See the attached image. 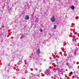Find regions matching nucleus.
<instances>
[{
	"instance_id": "nucleus-12",
	"label": "nucleus",
	"mask_w": 79,
	"mask_h": 79,
	"mask_svg": "<svg viewBox=\"0 0 79 79\" xmlns=\"http://www.w3.org/2000/svg\"><path fill=\"white\" fill-rule=\"evenodd\" d=\"M40 31L41 32H43V30H42V29H40Z\"/></svg>"
},
{
	"instance_id": "nucleus-1",
	"label": "nucleus",
	"mask_w": 79,
	"mask_h": 79,
	"mask_svg": "<svg viewBox=\"0 0 79 79\" xmlns=\"http://www.w3.org/2000/svg\"><path fill=\"white\" fill-rule=\"evenodd\" d=\"M45 73L48 76H50V71L49 69L46 70L45 72Z\"/></svg>"
},
{
	"instance_id": "nucleus-2",
	"label": "nucleus",
	"mask_w": 79,
	"mask_h": 79,
	"mask_svg": "<svg viewBox=\"0 0 79 79\" xmlns=\"http://www.w3.org/2000/svg\"><path fill=\"white\" fill-rule=\"evenodd\" d=\"M51 20L53 23L55 22V16L53 15L52 18L51 19Z\"/></svg>"
},
{
	"instance_id": "nucleus-7",
	"label": "nucleus",
	"mask_w": 79,
	"mask_h": 79,
	"mask_svg": "<svg viewBox=\"0 0 79 79\" xmlns=\"http://www.w3.org/2000/svg\"><path fill=\"white\" fill-rule=\"evenodd\" d=\"M22 63V62H21V61H20L19 62V63L17 64H18V65H19V64H21Z\"/></svg>"
},
{
	"instance_id": "nucleus-10",
	"label": "nucleus",
	"mask_w": 79,
	"mask_h": 79,
	"mask_svg": "<svg viewBox=\"0 0 79 79\" xmlns=\"http://www.w3.org/2000/svg\"><path fill=\"white\" fill-rule=\"evenodd\" d=\"M76 52H77V50H75V51L74 52V53H73L74 55H76Z\"/></svg>"
},
{
	"instance_id": "nucleus-15",
	"label": "nucleus",
	"mask_w": 79,
	"mask_h": 79,
	"mask_svg": "<svg viewBox=\"0 0 79 79\" xmlns=\"http://www.w3.org/2000/svg\"><path fill=\"white\" fill-rule=\"evenodd\" d=\"M73 63H75V61H73Z\"/></svg>"
},
{
	"instance_id": "nucleus-5",
	"label": "nucleus",
	"mask_w": 79,
	"mask_h": 79,
	"mask_svg": "<svg viewBox=\"0 0 79 79\" xmlns=\"http://www.w3.org/2000/svg\"><path fill=\"white\" fill-rule=\"evenodd\" d=\"M29 16H28V15H27L26 16H25L24 19H29Z\"/></svg>"
},
{
	"instance_id": "nucleus-4",
	"label": "nucleus",
	"mask_w": 79,
	"mask_h": 79,
	"mask_svg": "<svg viewBox=\"0 0 79 79\" xmlns=\"http://www.w3.org/2000/svg\"><path fill=\"white\" fill-rule=\"evenodd\" d=\"M27 65L24 66L23 67L24 70H25V71H26V70H27Z\"/></svg>"
},
{
	"instance_id": "nucleus-6",
	"label": "nucleus",
	"mask_w": 79,
	"mask_h": 79,
	"mask_svg": "<svg viewBox=\"0 0 79 79\" xmlns=\"http://www.w3.org/2000/svg\"><path fill=\"white\" fill-rule=\"evenodd\" d=\"M72 58V55L70 54L69 55V56L68 57V58L69 59V58Z\"/></svg>"
},
{
	"instance_id": "nucleus-13",
	"label": "nucleus",
	"mask_w": 79,
	"mask_h": 79,
	"mask_svg": "<svg viewBox=\"0 0 79 79\" xmlns=\"http://www.w3.org/2000/svg\"><path fill=\"white\" fill-rule=\"evenodd\" d=\"M70 74H71V75L73 74V72H70Z\"/></svg>"
},
{
	"instance_id": "nucleus-9",
	"label": "nucleus",
	"mask_w": 79,
	"mask_h": 79,
	"mask_svg": "<svg viewBox=\"0 0 79 79\" xmlns=\"http://www.w3.org/2000/svg\"><path fill=\"white\" fill-rule=\"evenodd\" d=\"M71 8H72V10H74V9L75 8V7H74V6H73L71 7Z\"/></svg>"
},
{
	"instance_id": "nucleus-8",
	"label": "nucleus",
	"mask_w": 79,
	"mask_h": 79,
	"mask_svg": "<svg viewBox=\"0 0 79 79\" xmlns=\"http://www.w3.org/2000/svg\"><path fill=\"white\" fill-rule=\"evenodd\" d=\"M57 27V25H54L53 29H56V27Z\"/></svg>"
},
{
	"instance_id": "nucleus-14",
	"label": "nucleus",
	"mask_w": 79,
	"mask_h": 79,
	"mask_svg": "<svg viewBox=\"0 0 79 79\" xmlns=\"http://www.w3.org/2000/svg\"><path fill=\"white\" fill-rule=\"evenodd\" d=\"M24 73L25 74H26V70L24 71Z\"/></svg>"
},
{
	"instance_id": "nucleus-16",
	"label": "nucleus",
	"mask_w": 79,
	"mask_h": 79,
	"mask_svg": "<svg viewBox=\"0 0 79 79\" xmlns=\"http://www.w3.org/2000/svg\"><path fill=\"white\" fill-rule=\"evenodd\" d=\"M59 1L60 0H59Z\"/></svg>"
},
{
	"instance_id": "nucleus-3",
	"label": "nucleus",
	"mask_w": 79,
	"mask_h": 79,
	"mask_svg": "<svg viewBox=\"0 0 79 79\" xmlns=\"http://www.w3.org/2000/svg\"><path fill=\"white\" fill-rule=\"evenodd\" d=\"M36 53L37 54H39L40 53V49H38L37 50V51H36Z\"/></svg>"
},
{
	"instance_id": "nucleus-11",
	"label": "nucleus",
	"mask_w": 79,
	"mask_h": 79,
	"mask_svg": "<svg viewBox=\"0 0 79 79\" xmlns=\"http://www.w3.org/2000/svg\"><path fill=\"white\" fill-rule=\"evenodd\" d=\"M66 65L67 66H69V64L68 63H67L66 64Z\"/></svg>"
}]
</instances>
